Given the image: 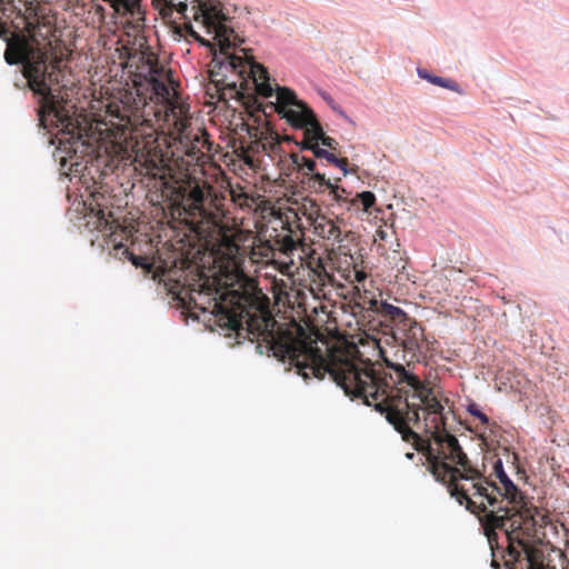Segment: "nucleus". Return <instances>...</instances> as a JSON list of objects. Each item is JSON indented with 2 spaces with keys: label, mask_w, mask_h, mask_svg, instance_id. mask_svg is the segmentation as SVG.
<instances>
[{
  "label": "nucleus",
  "mask_w": 569,
  "mask_h": 569,
  "mask_svg": "<svg viewBox=\"0 0 569 569\" xmlns=\"http://www.w3.org/2000/svg\"><path fill=\"white\" fill-rule=\"evenodd\" d=\"M278 325V359L287 361L305 380L323 379L328 373L347 396L361 399L385 415L406 442L423 453L427 469L445 485L460 506L478 517L495 556L502 548L497 530L505 533V569H532L542 553L530 545L536 531L535 506L507 476L502 461L495 462L498 482L473 467L458 439L447 430L445 403L449 399L428 381L390 361L379 347L385 368L363 359L355 343L327 350L315 340ZM491 566L499 569L493 558Z\"/></svg>",
  "instance_id": "1"
},
{
  "label": "nucleus",
  "mask_w": 569,
  "mask_h": 569,
  "mask_svg": "<svg viewBox=\"0 0 569 569\" xmlns=\"http://www.w3.org/2000/svg\"><path fill=\"white\" fill-rule=\"evenodd\" d=\"M149 101L139 89L120 87L107 97L106 112L109 118L107 129L113 142L134 152L137 169L162 181V197L173 218L183 220L196 232H209L218 228L224 211L213 196V188L204 179L181 173L179 178L166 179L168 167L159 148L156 130L154 141L148 136V123L142 120L144 104Z\"/></svg>",
  "instance_id": "2"
},
{
  "label": "nucleus",
  "mask_w": 569,
  "mask_h": 569,
  "mask_svg": "<svg viewBox=\"0 0 569 569\" xmlns=\"http://www.w3.org/2000/svg\"><path fill=\"white\" fill-rule=\"evenodd\" d=\"M40 23L28 20L21 10L9 1L2 3L0 9V38L7 43L4 60L8 64L21 63L22 73L28 81L29 88L34 94L41 97L39 108V120L46 127L48 117H52L57 128L68 134V140L81 139L84 129L81 122L54 94L53 89L47 83V70L49 68L48 49L51 41L41 47L39 37Z\"/></svg>",
  "instance_id": "3"
},
{
  "label": "nucleus",
  "mask_w": 569,
  "mask_h": 569,
  "mask_svg": "<svg viewBox=\"0 0 569 569\" xmlns=\"http://www.w3.org/2000/svg\"><path fill=\"white\" fill-rule=\"evenodd\" d=\"M149 91V103L144 104L148 136L154 141L156 130L177 140L184 153L196 160L201 159L206 151L211 150L209 134L204 129L192 132L190 128L189 104L181 100L178 83L172 78L171 70L157 66L150 69L146 78Z\"/></svg>",
  "instance_id": "4"
},
{
  "label": "nucleus",
  "mask_w": 569,
  "mask_h": 569,
  "mask_svg": "<svg viewBox=\"0 0 569 569\" xmlns=\"http://www.w3.org/2000/svg\"><path fill=\"white\" fill-rule=\"evenodd\" d=\"M243 56H238L230 52H221L219 54L214 51L212 59V69L210 70V86L216 90V96L219 100L227 101L228 99L237 98L251 107L256 106L257 111L263 112L267 117L268 104L259 103L257 98L248 91L253 90L257 94L270 98L276 92L270 83V76L268 70L249 56L246 49H241Z\"/></svg>",
  "instance_id": "5"
},
{
  "label": "nucleus",
  "mask_w": 569,
  "mask_h": 569,
  "mask_svg": "<svg viewBox=\"0 0 569 569\" xmlns=\"http://www.w3.org/2000/svg\"><path fill=\"white\" fill-rule=\"evenodd\" d=\"M276 102H269L270 110L286 119L291 127L305 130L301 149H307V146H319L321 141L328 149L337 150V140L325 134L315 112L297 98L293 90L276 84Z\"/></svg>",
  "instance_id": "6"
},
{
  "label": "nucleus",
  "mask_w": 569,
  "mask_h": 569,
  "mask_svg": "<svg viewBox=\"0 0 569 569\" xmlns=\"http://www.w3.org/2000/svg\"><path fill=\"white\" fill-rule=\"evenodd\" d=\"M192 10H194V20L201 19L208 32L214 34L213 38L218 41L221 52H227L228 49L232 48L233 44L230 37L233 30L224 24L226 17L219 3L202 1L199 4L192 6Z\"/></svg>",
  "instance_id": "7"
},
{
  "label": "nucleus",
  "mask_w": 569,
  "mask_h": 569,
  "mask_svg": "<svg viewBox=\"0 0 569 569\" xmlns=\"http://www.w3.org/2000/svg\"><path fill=\"white\" fill-rule=\"evenodd\" d=\"M392 338L403 350L415 355L421 349L425 333L422 327L415 319L410 318L409 321L402 322L392 330Z\"/></svg>",
  "instance_id": "8"
},
{
  "label": "nucleus",
  "mask_w": 569,
  "mask_h": 569,
  "mask_svg": "<svg viewBox=\"0 0 569 569\" xmlns=\"http://www.w3.org/2000/svg\"><path fill=\"white\" fill-rule=\"evenodd\" d=\"M118 14L129 16L133 28L140 29L144 22L141 0H108Z\"/></svg>",
  "instance_id": "9"
},
{
  "label": "nucleus",
  "mask_w": 569,
  "mask_h": 569,
  "mask_svg": "<svg viewBox=\"0 0 569 569\" xmlns=\"http://www.w3.org/2000/svg\"><path fill=\"white\" fill-rule=\"evenodd\" d=\"M249 136L254 139V143L257 144V149L261 147L264 152L274 151L279 144L280 139L277 132L272 131L268 123H266L264 128L259 127H248Z\"/></svg>",
  "instance_id": "10"
},
{
  "label": "nucleus",
  "mask_w": 569,
  "mask_h": 569,
  "mask_svg": "<svg viewBox=\"0 0 569 569\" xmlns=\"http://www.w3.org/2000/svg\"><path fill=\"white\" fill-rule=\"evenodd\" d=\"M315 233L320 238L331 241L332 243L341 242L342 231L336 221L326 217V216H317L313 221Z\"/></svg>",
  "instance_id": "11"
},
{
  "label": "nucleus",
  "mask_w": 569,
  "mask_h": 569,
  "mask_svg": "<svg viewBox=\"0 0 569 569\" xmlns=\"http://www.w3.org/2000/svg\"><path fill=\"white\" fill-rule=\"evenodd\" d=\"M377 311L385 320L391 322L392 330L410 319L402 309L387 302H381Z\"/></svg>",
  "instance_id": "12"
},
{
  "label": "nucleus",
  "mask_w": 569,
  "mask_h": 569,
  "mask_svg": "<svg viewBox=\"0 0 569 569\" xmlns=\"http://www.w3.org/2000/svg\"><path fill=\"white\" fill-rule=\"evenodd\" d=\"M308 150H311L316 158L325 159L328 163H331L338 167L343 176H347L350 170L348 168L349 161L347 158H338L333 152H330L326 149L320 148L319 146H307Z\"/></svg>",
  "instance_id": "13"
},
{
  "label": "nucleus",
  "mask_w": 569,
  "mask_h": 569,
  "mask_svg": "<svg viewBox=\"0 0 569 569\" xmlns=\"http://www.w3.org/2000/svg\"><path fill=\"white\" fill-rule=\"evenodd\" d=\"M303 183H306L308 188L316 193H329L335 182H331L330 179H327L325 173L315 172L310 174L309 178L305 179Z\"/></svg>",
  "instance_id": "14"
},
{
  "label": "nucleus",
  "mask_w": 569,
  "mask_h": 569,
  "mask_svg": "<svg viewBox=\"0 0 569 569\" xmlns=\"http://www.w3.org/2000/svg\"><path fill=\"white\" fill-rule=\"evenodd\" d=\"M340 181V178L336 179V182L330 189L329 196L331 197V200L337 203L341 208H346L348 211H351L353 209V206H351L349 202L352 201V198H349V192L340 187L338 182Z\"/></svg>",
  "instance_id": "15"
},
{
  "label": "nucleus",
  "mask_w": 569,
  "mask_h": 569,
  "mask_svg": "<svg viewBox=\"0 0 569 569\" xmlns=\"http://www.w3.org/2000/svg\"><path fill=\"white\" fill-rule=\"evenodd\" d=\"M349 203L353 206V211H358L361 208L363 212H370V209L376 203V196L371 191H362L357 193Z\"/></svg>",
  "instance_id": "16"
},
{
  "label": "nucleus",
  "mask_w": 569,
  "mask_h": 569,
  "mask_svg": "<svg viewBox=\"0 0 569 569\" xmlns=\"http://www.w3.org/2000/svg\"><path fill=\"white\" fill-rule=\"evenodd\" d=\"M292 162L298 167L299 172H301L303 180L309 178L310 174L318 172L316 170L317 163L315 160L299 156L298 153L291 154Z\"/></svg>",
  "instance_id": "17"
},
{
  "label": "nucleus",
  "mask_w": 569,
  "mask_h": 569,
  "mask_svg": "<svg viewBox=\"0 0 569 569\" xmlns=\"http://www.w3.org/2000/svg\"><path fill=\"white\" fill-rule=\"evenodd\" d=\"M94 221L92 222L93 228L99 231H111L112 230V221L109 220V217L106 214L103 209L97 210V212L92 216ZM88 224H91V221H88Z\"/></svg>",
  "instance_id": "18"
},
{
  "label": "nucleus",
  "mask_w": 569,
  "mask_h": 569,
  "mask_svg": "<svg viewBox=\"0 0 569 569\" xmlns=\"http://www.w3.org/2000/svg\"><path fill=\"white\" fill-rule=\"evenodd\" d=\"M387 260L390 267L397 271L403 270L406 268V258L399 250H392V252L387 256Z\"/></svg>",
  "instance_id": "19"
},
{
  "label": "nucleus",
  "mask_w": 569,
  "mask_h": 569,
  "mask_svg": "<svg viewBox=\"0 0 569 569\" xmlns=\"http://www.w3.org/2000/svg\"><path fill=\"white\" fill-rule=\"evenodd\" d=\"M156 2H162L166 9H174L182 17L187 18L186 12L188 10L187 0H154Z\"/></svg>",
  "instance_id": "20"
},
{
  "label": "nucleus",
  "mask_w": 569,
  "mask_h": 569,
  "mask_svg": "<svg viewBox=\"0 0 569 569\" xmlns=\"http://www.w3.org/2000/svg\"><path fill=\"white\" fill-rule=\"evenodd\" d=\"M279 249L283 253L291 252L298 248V241L291 236L286 234L280 240H278Z\"/></svg>",
  "instance_id": "21"
},
{
  "label": "nucleus",
  "mask_w": 569,
  "mask_h": 569,
  "mask_svg": "<svg viewBox=\"0 0 569 569\" xmlns=\"http://www.w3.org/2000/svg\"><path fill=\"white\" fill-rule=\"evenodd\" d=\"M535 508L538 509L537 507H535ZM537 511H538V513L535 515V520H537V517H539V516H540V518H543V515H540L539 510H537ZM537 525H538V521H536V526ZM539 542H540V540H539V538H537V530H536L535 536L532 537V540L530 541V545L533 546L535 549L539 550L542 553V560H543L542 566L546 569H555V567H551L549 565V562L547 561L543 550L539 547Z\"/></svg>",
  "instance_id": "22"
},
{
  "label": "nucleus",
  "mask_w": 569,
  "mask_h": 569,
  "mask_svg": "<svg viewBox=\"0 0 569 569\" xmlns=\"http://www.w3.org/2000/svg\"><path fill=\"white\" fill-rule=\"evenodd\" d=\"M51 70H47V83L51 88V84L58 82V72H60V59L56 58L50 62Z\"/></svg>",
  "instance_id": "23"
},
{
  "label": "nucleus",
  "mask_w": 569,
  "mask_h": 569,
  "mask_svg": "<svg viewBox=\"0 0 569 569\" xmlns=\"http://www.w3.org/2000/svg\"><path fill=\"white\" fill-rule=\"evenodd\" d=\"M467 411L479 419L482 426H487L489 423V418L487 415H485L476 403H470L467 408Z\"/></svg>",
  "instance_id": "24"
},
{
  "label": "nucleus",
  "mask_w": 569,
  "mask_h": 569,
  "mask_svg": "<svg viewBox=\"0 0 569 569\" xmlns=\"http://www.w3.org/2000/svg\"><path fill=\"white\" fill-rule=\"evenodd\" d=\"M231 197H232V201L238 204L239 207L243 208V207H250L249 204V197L242 192V191H236V190H232L231 191Z\"/></svg>",
  "instance_id": "25"
},
{
  "label": "nucleus",
  "mask_w": 569,
  "mask_h": 569,
  "mask_svg": "<svg viewBox=\"0 0 569 569\" xmlns=\"http://www.w3.org/2000/svg\"><path fill=\"white\" fill-rule=\"evenodd\" d=\"M429 81L433 84H437V86H440V87H443V88H448V89H451V90H455L457 88V83L452 80H449V79H445V78H441V77H433L432 78H429Z\"/></svg>",
  "instance_id": "26"
},
{
  "label": "nucleus",
  "mask_w": 569,
  "mask_h": 569,
  "mask_svg": "<svg viewBox=\"0 0 569 569\" xmlns=\"http://www.w3.org/2000/svg\"><path fill=\"white\" fill-rule=\"evenodd\" d=\"M188 30H189V33L190 36L196 39L197 41H199L202 46H207V47H210L212 48V44L208 41V40H204L203 38H201L196 31L192 30V27L191 24H188L187 26Z\"/></svg>",
  "instance_id": "27"
},
{
  "label": "nucleus",
  "mask_w": 569,
  "mask_h": 569,
  "mask_svg": "<svg viewBox=\"0 0 569 569\" xmlns=\"http://www.w3.org/2000/svg\"><path fill=\"white\" fill-rule=\"evenodd\" d=\"M189 296V301L187 302L186 301V297H182L181 293L179 295V299L182 301L183 306L187 308V309H191V308H198V303L196 301V299L191 296V295H188Z\"/></svg>",
  "instance_id": "28"
},
{
  "label": "nucleus",
  "mask_w": 569,
  "mask_h": 569,
  "mask_svg": "<svg viewBox=\"0 0 569 569\" xmlns=\"http://www.w3.org/2000/svg\"><path fill=\"white\" fill-rule=\"evenodd\" d=\"M353 278L356 282L361 283L367 279V273L362 269H358L357 267H355Z\"/></svg>",
  "instance_id": "29"
},
{
  "label": "nucleus",
  "mask_w": 569,
  "mask_h": 569,
  "mask_svg": "<svg viewBox=\"0 0 569 569\" xmlns=\"http://www.w3.org/2000/svg\"><path fill=\"white\" fill-rule=\"evenodd\" d=\"M132 263L137 267H143L144 266V261H146V258L143 257H132Z\"/></svg>",
  "instance_id": "30"
},
{
  "label": "nucleus",
  "mask_w": 569,
  "mask_h": 569,
  "mask_svg": "<svg viewBox=\"0 0 569 569\" xmlns=\"http://www.w3.org/2000/svg\"><path fill=\"white\" fill-rule=\"evenodd\" d=\"M418 74L422 78V79H427L429 81V78H432V76H430L426 70H418Z\"/></svg>",
  "instance_id": "31"
},
{
  "label": "nucleus",
  "mask_w": 569,
  "mask_h": 569,
  "mask_svg": "<svg viewBox=\"0 0 569 569\" xmlns=\"http://www.w3.org/2000/svg\"><path fill=\"white\" fill-rule=\"evenodd\" d=\"M378 236L380 237L381 240H383L386 238L387 233L382 230H379Z\"/></svg>",
  "instance_id": "32"
},
{
  "label": "nucleus",
  "mask_w": 569,
  "mask_h": 569,
  "mask_svg": "<svg viewBox=\"0 0 569 569\" xmlns=\"http://www.w3.org/2000/svg\"><path fill=\"white\" fill-rule=\"evenodd\" d=\"M203 0H192V6L201 3Z\"/></svg>",
  "instance_id": "33"
},
{
  "label": "nucleus",
  "mask_w": 569,
  "mask_h": 569,
  "mask_svg": "<svg viewBox=\"0 0 569 569\" xmlns=\"http://www.w3.org/2000/svg\"><path fill=\"white\" fill-rule=\"evenodd\" d=\"M563 569H569V560L567 561V563L565 565Z\"/></svg>",
  "instance_id": "34"
}]
</instances>
